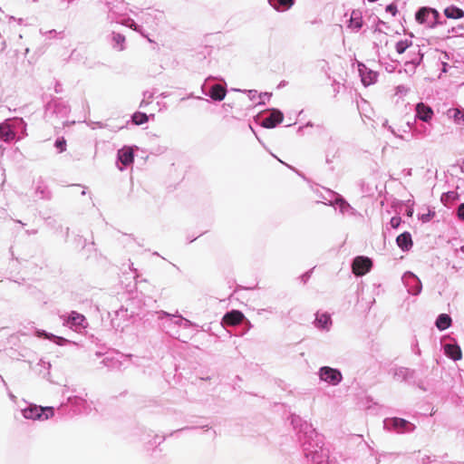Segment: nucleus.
<instances>
[{
    "label": "nucleus",
    "instance_id": "43",
    "mask_svg": "<svg viewBox=\"0 0 464 464\" xmlns=\"http://www.w3.org/2000/svg\"><path fill=\"white\" fill-rule=\"evenodd\" d=\"M14 122L16 126H23L24 128H25V122L23 119H17L14 121Z\"/></svg>",
    "mask_w": 464,
    "mask_h": 464
},
{
    "label": "nucleus",
    "instance_id": "15",
    "mask_svg": "<svg viewBox=\"0 0 464 464\" xmlns=\"http://www.w3.org/2000/svg\"><path fill=\"white\" fill-rule=\"evenodd\" d=\"M244 314L238 310H232L227 313L222 319V322L228 325H237L244 319Z\"/></svg>",
    "mask_w": 464,
    "mask_h": 464
},
{
    "label": "nucleus",
    "instance_id": "10",
    "mask_svg": "<svg viewBox=\"0 0 464 464\" xmlns=\"http://www.w3.org/2000/svg\"><path fill=\"white\" fill-rule=\"evenodd\" d=\"M158 314H159V319H162L163 317H170L171 324H173L174 325H177L179 327H182L184 329H188L194 325V324L191 321H189L186 318H183L180 315L170 314L164 311L158 312Z\"/></svg>",
    "mask_w": 464,
    "mask_h": 464
},
{
    "label": "nucleus",
    "instance_id": "16",
    "mask_svg": "<svg viewBox=\"0 0 464 464\" xmlns=\"http://www.w3.org/2000/svg\"><path fill=\"white\" fill-rule=\"evenodd\" d=\"M85 317L82 314H78L76 312H72L67 320V324L70 327H75V330H77L78 328H85Z\"/></svg>",
    "mask_w": 464,
    "mask_h": 464
},
{
    "label": "nucleus",
    "instance_id": "4",
    "mask_svg": "<svg viewBox=\"0 0 464 464\" xmlns=\"http://www.w3.org/2000/svg\"><path fill=\"white\" fill-rule=\"evenodd\" d=\"M318 377L320 381L326 382L329 385L336 386L343 381L342 372L335 368L329 366H323L318 370Z\"/></svg>",
    "mask_w": 464,
    "mask_h": 464
},
{
    "label": "nucleus",
    "instance_id": "17",
    "mask_svg": "<svg viewBox=\"0 0 464 464\" xmlns=\"http://www.w3.org/2000/svg\"><path fill=\"white\" fill-rule=\"evenodd\" d=\"M12 126L8 121L0 124V139L4 141H10L14 139L15 134Z\"/></svg>",
    "mask_w": 464,
    "mask_h": 464
},
{
    "label": "nucleus",
    "instance_id": "21",
    "mask_svg": "<svg viewBox=\"0 0 464 464\" xmlns=\"http://www.w3.org/2000/svg\"><path fill=\"white\" fill-rule=\"evenodd\" d=\"M397 245L402 250H408L412 246L411 236L408 232L399 235L396 238Z\"/></svg>",
    "mask_w": 464,
    "mask_h": 464
},
{
    "label": "nucleus",
    "instance_id": "45",
    "mask_svg": "<svg viewBox=\"0 0 464 464\" xmlns=\"http://www.w3.org/2000/svg\"><path fill=\"white\" fill-rule=\"evenodd\" d=\"M9 397L12 399V400H15V396L13 395L12 393L9 394Z\"/></svg>",
    "mask_w": 464,
    "mask_h": 464
},
{
    "label": "nucleus",
    "instance_id": "40",
    "mask_svg": "<svg viewBox=\"0 0 464 464\" xmlns=\"http://www.w3.org/2000/svg\"><path fill=\"white\" fill-rule=\"evenodd\" d=\"M102 4H104L108 8L111 6V5L117 3L119 0H100Z\"/></svg>",
    "mask_w": 464,
    "mask_h": 464
},
{
    "label": "nucleus",
    "instance_id": "23",
    "mask_svg": "<svg viewBox=\"0 0 464 464\" xmlns=\"http://www.w3.org/2000/svg\"><path fill=\"white\" fill-rule=\"evenodd\" d=\"M447 116L457 124L464 123V110L459 108L449 109Z\"/></svg>",
    "mask_w": 464,
    "mask_h": 464
},
{
    "label": "nucleus",
    "instance_id": "5",
    "mask_svg": "<svg viewBox=\"0 0 464 464\" xmlns=\"http://www.w3.org/2000/svg\"><path fill=\"white\" fill-rule=\"evenodd\" d=\"M440 13L430 7H421L418 10L415 14V18L418 23L425 24L429 27H434L438 24Z\"/></svg>",
    "mask_w": 464,
    "mask_h": 464
},
{
    "label": "nucleus",
    "instance_id": "33",
    "mask_svg": "<svg viewBox=\"0 0 464 464\" xmlns=\"http://www.w3.org/2000/svg\"><path fill=\"white\" fill-rule=\"evenodd\" d=\"M55 147L57 149H59L60 152H63L65 150V147H66V143H65V140L63 139L62 140H57L55 141Z\"/></svg>",
    "mask_w": 464,
    "mask_h": 464
},
{
    "label": "nucleus",
    "instance_id": "35",
    "mask_svg": "<svg viewBox=\"0 0 464 464\" xmlns=\"http://www.w3.org/2000/svg\"><path fill=\"white\" fill-rule=\"evenodd\" d=\"M41 34L48 37H56L62 34V33H58L55 30H50L46 32L41 31Z\"/></svg>",
    "mask_w": 464,
    "mask_h": 464
},
{
    "label": "nucleus",
    "instance_id": "8",
    "mask_svg": "<svg viewBox=\"0 0 464 464\" xmlns=\"http://www.w3.org/2000/svg\"><path fill=\"white\" fill-rule=\"evenodd\" d=\"M372 266V261L365 256H357L353 259L352 268L354 275L360 276L365 275Z\"/></svg>",
    "mask_w": 464,
    "mask_h": 464
},
{
    "label": "nucleus",
    "instance_id": "37",
    "mask_svg": "<svg viewBox=\"0 0 464 464\" xmlns=\"http://www.w3.org/2000/svg\"><path fill=\"white\" fill-rule=\"evenodd\" d=\"M386 12L390 13L392 16L397 14V6L393 4L388 5L386 6Z\"/></svg>",
    "mask_w": 464,
    "mask_h": 464
},
{
    "label": "nucleus",
    "instance_id": "32",
    "mask_svg": "<svg viewBox=\"0 0 464 464\" xmlns=\"http://www.w3.org/2000/svg\"><path fill=\"white\" fill-rule=\"evenodd\" d=\"M50 340H53L58 345H64L67 343H70L69 340H67L63 337L56 336L54 334H53V336H52V338Z\"/></svg>",
    "mask_w": 464,
    "mask_h": 464
},
{
    "label": "nucleus",
    "instance_id": "26",
    "mask_svg": "<svg viewBox=\"0 0 464 464\" xmlns=\"http://www.w3.org/2000/svg\"><path fill=\"white\" fill-rule=\"evenodd\" d=\"M451 324V318L447 314H440L436 320V326L439 330L448 329Z\"/></svg>",
    "mask_w": 464,
    "mask_h": 464
},
{
    "label": "nucleus",
    "instance_id": "2",
    "mask_svg": "<svg viewBox=\"0 0 464 464\" xmlns=\"http://www.w3.org/2000/svg\"><path fill=\"white\" fill-rule=\"evenodd\" d=\"M109 9V17L124 26H127L135 32L142 34V27L136 24V22L130 17H123L128 9V4L123 0H119L117 3L111 5Z\"/></svg>",
    "mask_w": 464,
    "mask_h": 464
},
{
    "label": "nucleus",
    "instance_id": "28",
    "mask_svg": "<svg viewBox=\"0 0 464 464\" xmlns=\"http://www.w3.org/2000/svg\"><path fill=\"white\" fill-rule=\"evenodd\" d=\"M422 59V55L419 53V57L417 59H412L411 61L405 63V72L412 75L415 72V69L417 65L420 63Z\"/></svg>",
    "mask_w": 464,
    "mask_h": 464
},
{
    "label": "nucleus",
    "instance_id": "42",
    "mask_svg": "<svg viewBox=\"0 0 464 464\" xmlns=\"http://www.w3.org/2000/svg\"><path fill=\"white\" fill-rule=\"evenodd\" d=\"M408 89L405 86L400 85L397 87V93H406Z\"/></svg>",
    "mask_w": 464,
    "mask_h": 464
},
{
    "label": "nucleus",
    "instance_id": "3",
    "mask_svg": "<svg viewBox=\"0 0 464 464\" xmlns=\"http://www.w3.org/2000/svg\"><path fill=\"white\" fill-rule=\"evenodd\" d=\"M23 416L28 420H46L54 414L53 407H42L35 404H30L22 411Z\"/></svg>",
    "mask_w": 464,
    "mask_h": 464
},
{
    "label": "nucleus",
    "instance_id": "34",
    "mask_svg": "<svg viewBox=\"0 0 464 464\" xmlns=\"http://www.w3.org/2000/svg\"><path fill=\"white\" fill-rule=\"evenodd\" d=\"M383 126H384V127H387V128H388V130L391 131V133H392V135H394L395 137H398V138H400V139H402V136H401V135H400V134L395 130V129H394L392 126L388 125V121H385L383 122Z\"/></svg>",
    "mask_w": 464,
    "mask_h": 464
},
{
    "label": "nucleus",
    "instance_id": "41",
    "mask_svg": "<svg viewBox=\"0 0 464 464\" xmlns=\"http://www.w3.org/2000/svg\"><path fill=\"white\" fill-rule=\"evenodd\" d=\"M399 224H400V218H392L391 219V225H392L393 227H398V226H399Z\"/></svg>",
    "mask_w": 464,
    "mask_h": 464
},
{
    "label": "nucleus",
    "instance_id": "36",
    "mask_svg": "<svg viewBox=\"0 0 464 464\" xmlns=\"http://www.w3.org/2000/svg\"><path fill=\"white\" fill-rule=\"evenodd\" d=\"M36 335H37L38 337H44V338H46V339H51V338H52V336H53V334L46 333V332H45V331H44V330H37V331H36Z\"/></svg>",
    "mask_w": 464,
    "mask_h": 464
},
{
    "label": "nucleus",
    "instance_id": "20",
    "mask_svg": "<svg viewBox=\"0 0 464 464\" xmlns=\"http://www.w3.org/2000/svg\"><path fill=\"white\" fill-rule=\"evenodd\" d=\"M227 94L226 89L220 84H215L211 87L209 96L214 101H222L225 99Z\"/></svg>",
    "mask_w": 464,
    "mask_h": 464
},
{
    "label": "nucleus",
    "instance_id": "1",
    "mask_svg": "<svg viewBox=\"0 0 464 464\" xmlns=\"http://www.w3.org/2000/svg\"><path fill=\"white\" fill-rule=\"evenodd\" d=\"M299 432H303L305 436L304 450L306 458L311 459L314 464H325L328 459V451L323 448L322 436L307 422L300 425Z\"/></svg>",
    "mask_w": 464,
    "mask_h": 464
},
{
    "label": "nucleus",
    "instance_id": "30",
    "mask_svg": "<svg viewBox=\"0 0 464 464\" xmlns=\"http://www.w3.org/2000/svg\"><path fill=\"white\" fill-rule=\"evenodd\" d=\"M335 205L339 208L340 211L344 214L352 208L351 206L342 198H338L335 199Z\"/></svg>",
    "mask_w": 464,
    "mask_h": 464
},
{
    "label": "nucleus",
    "instance_id": "12",
    "mask_svg": "<svg viewBox=\"0 0 464 464\" xmlns=\"http://www.w3.org/2000/svg\"><path fill=\"white\" fill-rule=\"evenodd\" d=\"M359 72L362 82L364 86H369L374 83L377 80V73L369 70L365 65L359 63Z\"/></svg>",
    "mask_w": 464,
    "mask_h": 464
},
{
    "label": "nucleus",
    "instance_id": "27",
    "mask_svg": "<svg viewBox=\"0 0 464 464\" xmlns=\"http://www.w3.org/2000/svg\"><path fill=\"white\" fill-rule=\"evenodd\" d=\"M125 36L121 34H118V33H113L112 34V47L113 49L121 52V51H123L125 49Z\"/></svg>",
    "mask_w": 464,
    "mask_h": 464
},
{
    "label": "nucleus",
    "instance_id": "7",
    "mask_svg": "<svg viewBox=\"0 0 464 464\" xmlns=\"http://www.w3.org/2000/svg\"><path fill=\"white\" fill-rule=\"evenodd\" d=\"M386 429H394L398 432L412 431L415 426L408 420L401 418H392L384 420Z\"/></svg>",
    "mask_w": 464,
    "mask_h": 464
},
{
    "label": "nucleus",
    "instance_id": "14",
    "mask_svg": "<svg viewBox=\"0 0 464 464\" xmlns=\"http://www.w3.org/2000/svg\"><path fill=\"white\" fill-rule=\"evenodd\" d=\"M118 160L124 166L127 167L133 162L134 154L133 150L130 147H123L118 150Z\"/></svg>",
    "mask_w": 464,
    "mask_h": 464
},
{
    "label": "nucleus",
    "instance_id": "25",
    "mask_svg": "<svg viewBox=\"0 0 464 464\" xmlns=\"http://www.w3.org/2000/svg\"><path fill=\"white\" fill-rule=\"evenodd\" d=\"M444 14L446 15L447 18L460 19L464 16V12L462 9L451 5L444 9Z\"/></svg>",
    "mask_w": 464,
    "mask_h": 464
},
{
    "label": "nucleus",
    "instance_id": "22",
    "mask_svg": "<svg viewBox=\"0 0 464 464\" xmlns=\"http://www.w3.org/2000/svg\"><path fill=\"white\" fill-rule=\"evenodd\" d=\"M295 0H268V3L277 11L288 10L293 5Z\"/></svg>",
    "mask_w": 464,
    "mask_h": 464
},
{
    "label": "nucleus",
    "instance_id": "9",
    "mask_svg": "<svg viewBox=\"0 0 464 464\" xmlns=\"http://www.w3.org/2000/svg\"><path fill=\"white\" fill-rule=\"evenodd\" d=\"M162 18V13L158 10H146L141 13V21L149 28L155 29L159 21Z\"/></svg>",
    "mask_w": 464,
    "mask_h": 464
},
{
    "label": "nucleus",
    "instance_id": "6",
    "mask_svg": "<svg viewBox=\"0 0 464 464\" xmlns=\"http://www.w3.org/2000/svg\"><path fill=\"white\" fill-rule=\"evenodd\" d=\"M402 281L411 295H418L421 292V282L413 273L406 272L402 276Z\"/></svg>",
    "mask_w": 464,
    "mask_h": 464
},
{
    "label": "nucleus",
    "instance_id": "44",
    "mask_svg": "<svg viewBox=\"0 0 464 464\" xmlns=\"http://www.w3.org/2000/svg\"><path fill=\"white\" fill-rule=\"evenodd\" d=\"M297 421L301 422V420L299 418H295V419L292 420V422H293L294 425H296ZM295 427L296 428V426H295Z\"/></svg>",
    "mask_w": 464,
    "mask_h": 464
},
{
    "label": "nucleus",
    "instance_id": "19",
    "mask_svg": "<svg viewBox=\"0 0 464 464\" xmlns=\"http://www.w3.org/2000/svg\"><path fill=\"white\" fill-rule=\"evenodd\" d=\"M348 27L353 31H359L362 27V17L359 11H353Z\"/></svg>",
    "mask_w": 464,
    "mask_h": 464
},
{
    "label": "nucleus",
    "instance_id": "31",
    "mask_svg": "<svg viewBox=\"0 0 464 464\" xmlns=\"http://www.w3.org/2000/svg\"><path fill=\"white\" fill-rule=\"evenodd\" d=\"M411 45V42L408 40L400 41L396 44L395 49L398 53H403Z\"/></svg>",
    "mask_w": 464,
    "mask_h": 464
},
{
    "label": "nucleus",
    "instance_id": "46",
    "mask_svg": "<svg viewBox=\"0 0 464 464\" xmlns=\"http://www.w3.org/2000/svg\"><path fill=\"white\" fill-rule=\"evenodd\" d=\"M256 93V91H249V93L252 94V93Z\"/></svg>",
    "mask_w": 464,
    "mask_h": 464
},
{
    "label": "nucleus",
    "instance_id": "38",
    "mask_svg": "<svg viewBox=\"0 0 464 464\" xmlns=\"http://www.w3.org/2000/svg\"><path fill=\"white\" fill-rule=\"evenodd\" d=\"M457 215L459 219L464 220V203L459 206Z\"/></svg>",
    "mask_w": 464,
    "mask_h": 464
},
{
    "label": "nucleus",
    "instance_id": "24",
    "mask_svg": "<svg viewBox=\"0 0 464 464\" xmlns=\"http://www.w3.org/2000/svg\"><path fill=\"white\" fill-rule=\"evenodd\" d=\"M316 326L321 329L328 330L332 324L331 317L328 314H317L315 319Z\"/></svg>",
    "mask_w": 464,
    "mask_h": 464
},
{
    "label": "nucleus",
    "instance_id": "11",
    "mask_svg": "<svg viewBox=\"0 0 464 464\" xmlns=\"http://www.w3.org/2000/svg\"><path fill=\"white\" fill-rule=\"evenodd\" d=\"M416 118L424 121L429 122L433 117V110L423 102H419L415 108Z\"/></svg>",
    "mask_w": 464,
    "mask_h": 464
},
{
    "label": "nucleus",
    "instance_id": "13",
    "mask_svg": "<svg viewBox=\"0 0 464 464\" xmlns=\"http://www.w3.org/2000/svg\"><path fill=\"white\" fill-rule=\"evenodd\" d=\"M283 113L278 110H273L269 116L265 118L262 126L265 128H274L283 121Z\"/></svg>",
    "mask_w": 464,
    "mask_h": 464
},
{
    "label": "nucleus",
    "instance_id": "18",
    "mask_svg": "<svg viewBox=\"0 0 464 464\" xmlns=\"http://www.w3.org/2000/svg\"><path fill=\"white\" fill-rule=\"evenodd\" d=\"M444 353L445 354L454 360L459 361L462 357V353L460 347L456 343H447L444 345Z\"/></svg>",
    "mask_w": 464,
    "mask_h": 464
},
{
    "label": "nucleus",
    "instance_id": "39",
    "mask_svg": "<svg viewBox=\"0 0 464 464\" xmlns=\"http://www.w3.org/2000/svg\"><path fill=\"white\" fill-rule=\"evenodd\" d=\"M153 94L150 92H144V99H148V100H150L152 98ZM150 102V101L146 102L145 100H143L140 103V106H143L144 104H148Z\"/></svg>",
    "mask_w": 464,
    "mask_h": 464
},
{
    "label": "nucleus",
    "instance_id": "29",
    "mask_svg": "<svg viewBox=\"0 0 464 464\" xmlns=\"http://www.w3.org/2000/svg\"><path fill=\"white\" fill-rule=\"evenodd\" d=\"M149 120V117L147 114L142 112H136L132 116V121L136 125H141L145 122H147Z\"/></svg>",
    "mask_w": 464,
    "mask_h": 464
}]
</instances>
